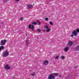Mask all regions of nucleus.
<instances>
[{
	"label": "nucleus",
	"instance_id": "1",
	"mask_svg": "<svg viewBox=\"0 0 79 79\" xmlns=\"http://www.w3.org/2000/svg\"><path fill=\"white\" fill-rule=\"evenodd\" d=\"M79 33V29L77 28L76 30L73 31L72 32V35H71L70 36L73 37V36H77V33Z\"/></svg>",
	"mask_w": 79,
	"mask_h": 79
},
{
	"label": "nucleus",
	"instance_id": "2",
	"mask_svg": "<svg viewBox=\"0 0 79 79\" xmlns=\"http://www.w3.org/2000/svg\"><path fill=\"white\" fill-rule=\"evenodd\" d=\"M58 73H53L49 75L48 77V79H55V77L58 76Z\"/></svg>",
	"mask_w": 79,
	"mask_h": 79
},
{
	"label": "nucleus",
	"instance_id": "3",
	"mask_svg": "<svg viewBox=\"0 0 79 79\" xmlns=\"http://www.w3.org/2000/svg\"><path fill=\"white\" fill-rule=\"evenodd\" d=\"M9 55V52L8 51H6L3 54V56L4 57H6V56H8Z\"/></svg>",
	"mask_w": 79,
	"mask_h": 79
},
{
	"label": "nucleus",
	"instance_id": "4",
	"mask_svg": "<svg viewBox=\"0 0 79 79\" xmlns=\"http://www.w3.org/2000/svg\"><path fill=\"white\" fill-rule=\"evenodd\" d=\"M6 40H2L1 41V45H5L6 44Z\"/></svg>",
	"mask_w": 79,
	"mask_h": 79
},
{
	"label": "nucleus",
	"instance_id": "5",
	"mask_svg": "<svg viewBox=\"0 0 79 79\" xmlns=\"http://www.w3.org/2000/svg\"><path fill=\"white\" fill-rule=\"evenodd\" d=\"M29 29H31L32 30H34V26L32 25L31 27V25H29Z\"/></svg>",
	"mask_w": 79,
	"mask_h": 79
},
{
	"label": "nucleus",
	"instance_id": "6",
	"mask_svg": "<svg viewBox=\"0 0 79 79\" xmlns=\"http://www.w3.org/2000/svg\"><path fill=\"white\" fill-rule=\"evenodd\" d=\"M74 50L76 51H79V45L77 46L74 49Z\"/></svg>",
	"mask_w": 79,
	"mask_h": 79
},
{
	"label": "nucleus",
	"instance_id": "7",
	"mask_svg": "<svg viewBox=\"0 0 79 79\" xmlns=\"http://www.w3.org/2000/svg\"><path fill=\"white\" fill-rule=\"evenodd\" d=\"M48 63V60H45L44 63V65H47Z\"/></svg>",
	"mask_w": 79,
	"mask_h": 79
},
{
	"label": "nucleus",
	"instance_id": "8",
	"mask_svg": "<svg viewBox=\"0 0 79 79\" xmlns=\"http://www.w3.org/2000/svg\"><path fill=\"white\" fill-rule=\"evenodd\" d=\"M69 50V47H67L64 48V51L65 52H67Z\"/></svg>",
	"mask_w": 79,
	"mask_h": 79
},
{
	"label": "nucleus",
	"instance_id": "9",
	"mask_svg": "<svg viewBox=\"0 0 79 79\" xmlns=\"http://www.w3.org/2000/svg\"><path fill=\"white\" fill-rule=\"evenodd\" d=\"M5 68L6 69H10V67L8 65H6Z\"/></svg>",
	"mask_w": 79,
	"mask_h": 79
},
{
	"label": "nucleus",
	"instance_id": "10",
	"mask_svg": "<svg viewBox=\"0 0 79 79\" xmlns=\"http://www.w3.org/2000/svg\"><path fill=\"white\" fill-rule=\"evenodd\" d=\"M32 5H29L27 6V8L28 9H30L31 8H32Z\"/></svg>",
	"mask_w": 79,
	"mask_h": 79
},
{
	"label": "nucleus",
	"instance_id": "11",
	"mask_svg": "<svg viewBox=\"0 0 79 79\" xmlns=\"http://www.w3.org/2000/svg\"><path fill=\"white\" fill-rule=\"evenodd\" d=\"M73 42L72 41H69L68 43V45L71 46L73 45Z\"/></svg>",
	"mask_w": 79,
	"mask_h": 79
},
{
	"label": "nucleus",
	"instance_id": "12",
	"mask_svg": "<svg viewBox=\"0 0 79 79\" xmlns=\"http://www.w3.org/2000/svg\"><path fill=\"white\" fill-rule=\"evenodd\" d=\"M4 48V47L3 46H2L0 47V51H1L2 49H3Z\"/></svg>",
	"mask_w": 79,
	"mask_h": 79
},
{
	"label": "nucleus",
	"instance_id": "13",
	"mask_svg": "<svg viewBox=\"0 0 79 79\" xmlns=\"http://www.w3.org/2000/svg\"><path fill=\"white\" fill-rule=\"evenodd\" d=\"M44 28H45V29H48V26L45 25L44 26Z\"/></svg>",
	"mask_w": 79,
	"mask_h": 79
},
{
	"label": "nucleus",
	"instance_id": "14",
	"mask_svg": "<svg viewBox=\"0 0 79 79\" xmlns=\"http://www.w3.org/2000/svg\"><path fill=\"white\" fill-rule=\"evenodd\" d=\"M29 40H26V44L27 45V44H29Z\"/></svg>",
	"mask_w": 79,
	"mask_h": 79
},
{
	"label": "nucleus",
	"instance_id": "15",
	"mask_svg": "<svg viewBox=\"0 0 79 79\" xmlns=\"http://www.w3.org/2000/svg\"><path fill=\"white\" fill-rule=\"evenodd\" d=\"M37 32H41V30L40 29H37Z\"/></svg>",
	"mask_w": 79,
	"mask_h": 79
},
{
	"label": "nucleus",
	"instance_id": "16",
	"mask_svg": "<svg viewBox=\"0 0 79 79\" xmlns=\"http://www.w3.org/2000/svg\"><path fill=\"white\" fill-rule=\"evenodd\" d=\"M32 24H33V25H35V24H37V23L35 22H34Z\"/></svg>",
	"mask_w": 79,
	"mask_h": 79
},
{
	"label": "nucleus",
	"instance_id": "17",
	"mask_svg": "<svg viewBox=\"0 0 79 79\" xmlns=\"http://www.w3.org/2000/svg\"><path fill=\"white\" fill-rule=\"evenodd\" d=\"M50 30L49 29H48V30H47L46 32H49V31H50Z\"/></svg>",
	"mask_w": 79,
	"mask_h": 79
},
{
	"label": "nucleus",
	"instance_id": "18",
	"mask_svg": "<svg viewBox=\"0 0 79 79\" xmlns=\"http://www.w3.org/2000/svg\"><path fill=\"white\" fill-rule=\"evenodd\" d=\"M50 25H53V23H52V22H50Z\"/></svg>",
	"mask_w": 79,
	"mask_h": 79
},
{
	"label": "nucleus",
	"instance_id": "19",
	"mask_svg": "<svg viewBox=\"0 0 79 79\" xmlns=\"http://www.w3.org/2000/svg\"><path fill=\"white\" fill-rule=\"evenodd\" d=\"M61 57L62 58V59H64V56H61Z\"/></svg>",
	"mask_w": 79,
	"mask_h": 79
},
{
	"label": "nucleus",
	"instance_id": "20",
	"mask_svg": "<svg viewBox=\"0 0 79 79\" xmlns=\"http://www.w3.org/2000/svg\"><path fill=\"white\" fill-rule=\"evenodd\" d=\"M31 75L32 76H35V74L34 73H33L31 74Z\"/></svg>",
	"mask_w": 79,
	"mask_h": 79
},
{
	"label": "nucleus",
	"instance_id": "21",
	"mask_svg": "<svg viewBox=\"0 0 79 79\" xmlns=\"http://www.w3.org/2000/svg\"><path fill=\"white\" fill-rule=\"evenodd\" d=\"M59 57V56H56L55 58V59L56 60L57 59H58V57Z\"/></svg>",
	"mask_w": 79,
	"mask_h": 79
},
{
	"label": "nucleus",
	"instance_id": "22",
	"mask_svg": "<svg viewBox=\"0 0 79 79\" xmlns=\"http://www.w3.org/2000/svg\"><path fill=\"white\" fill-rule=\"evenodd\" d=\"M23 19V17H21L20 18V20H22Z\"/></svg>",
	"mask_w": 79,
	"mask_h": 79
},
{
	"label": "nucleus",
	"instance_id": "23",
	"mask_svg": "<svg viewBox=\"0 0 79 79\" xmlns=\"http://www.w3.org/2000/svg\"><path fill=\"white\" fill-rule=\"evenodd\" d=\"M48 18H47L45 19V21H47V20H48Z\"/></svg>",
	"mask_w": 79,
	"mask_h": 79
},
{
	"label": "nucleus",
	"instance_id": "24",
	"mask_svg": "<svg viewBox=\"0 0 79 79\" xmlns=\"http://www.w3.org/2000/svg\"><path fill=\"white\" fill-rule=\"evenodd\" d=\"M39 25H40V22H39Z\"/></svg>",
	"mask_w": 79,
	"mask_h": 79
},
{
	"label": "nucleus",
	"instance_id": "25",
	"mask_svg": "<svg viewBox=\"0 0 79 79\" xmlns=\"http://www.w3.org/2000/svg\"><path fill=\"white\" fill-rule=\"evenodd\" d=\"M8 0H4V2H5V1H7Z\"/></svg>",
	"mask_w": 79,
	"mask_h": 79
},
{
	"label": "nucleus",
	"instance_id": "26",
	"mask_svg": "<svg viewBox=\"0 0 79 79\" xmlns=\"http://www.w3.org/2000/svg\"><path fill=\"white\" fill-rule=\"evenodd\" d=\"M39 21H37V23H39Z\"/></svg>",
	"mask_w": 79,
	"mask_h": 79
},
{
	"label": "nucleus",
	"instance_id": "27",
	"mask_svg": "<svg viewBox=\"0 0 79 79\" xmlns=\"http://www.w3.org/2000/svg\"><path fill=\"white\" fill-rule=\"evenodd\" d=\"M60 77H61V75L59 76Z\"/></svg>",
	"mask_w": 79,
	"mask_h": 79
},
{
	"label": "nucleus",
	"instance_id": "28",
	"mask_svg": "<svg viewBox=\"0 0 79 79\" xmlns=\"http://www.w3.org/2000/svg\"><path fill=\"white\" fill-rule=\"evenodd\" d=\"M19 0H16V1L17 2H18V1H19Z\"/></svg>",
	"mask_w": 79,
	"mask_h": 79
},
{
	"label": "nucleus",
	"instance_id": "29",
	"mask_svg": "<svg viewBox=\"0 0 79 79\" xmlns=\"http://www.w3.org/2000/svg\"><path fill=\"white\" fill-rule=\"evenodd\" d=\"M2 24H3V23H2Z\"/></svg>",
	"mask_w": 79,
	"mask_h": 79
}]
</instances>
